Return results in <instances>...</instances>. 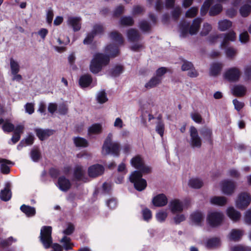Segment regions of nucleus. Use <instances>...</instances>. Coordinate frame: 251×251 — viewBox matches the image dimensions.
Here are the masks:
<instances>
[{
  "mask_svg": "<svg viewBox=\"0 0 251 251\" xmlns=\"http://www.w3.org/2000/svg\"><path fill=\"white\" fill-rule=\"evenodd\" d=\"M130 164L138 171H134L129 176L130 181L134 184L135 188L141 191L147 187V181L142 178V174H149L151 171V168L144 164L143 158L140 155H136L130 160Z\"/></svg>",
  "mask_w": 251,
  "mask_h": 251,
  "instance_id": "obj_1",
  "label": "nucleus"
},
{
  "mask_svg": "<svg viewBox=\"0 0 251 251\" xmlns=\"http://www.w3.org/2000/svg\"><path fill=\"white\" fill-rule=\"evenodd\" d=\"M105 52L106 54L97 53L94 55L90 65V70L92 73L97 74L100 72L103 66L108 64L110 57H114L119 53L118 47L112 44L106 47Z\"/></svg>",
  "mask_w": 251,
  "mask_h": 251,
  "instance_id": "obj_2",
  "label": "nucleus"
},
{
  "mask_svg": "<svg viewBox=\"0 0 251 251\" xmlns=\"http://www.w3.org/2000/svg\"><path fill=\"white\" fill-rule=\"evenodd\" d=\"M52 228L50 226H43L40 230V240L46 249L51 247L54 251H63V247L57 243L52 244Z\"/></svg>",
  "mask_w": 251,
  "mask_h": 251,
  "instance_id": "obj_3",
  "label": "nucleus"
},
{
  "mask_svg": "<svg viewBox=\"0 0 251 251\" xmlns=\"http://www.w3.org/2000/svg\"><path fill=\"white\" fill-rule=\"evenodd\" d=\"M113 134L109 133L106 137L102 148V153L104 155L111 154L118 156L120 151V145L118 142L112 141Z\"/></svg>",
  "mask_w": 251,
  "mask_h": 251,
  "instance_id": "obj_4",
  "label": "nucleus"
},
{
  "mask_svg": "<svg viewBox=\"0 0 251 251\" xmlns=\"http://www.w3.org/2000/svg\"><path fill=\"white\" fill-rule=\"evenodd\" d=\"M203 19L201 18H197L193 21L191 26L189 23L184 21L180 25V36L185 37L189 33L191 35L196 34L199 30L201 23Z\"/></svg>",
  "mask_w": 251,
  "mask_h": 251,
  "instance_id": "obj_5",
  "label": "nucleus"
},
{
  "mask_svg": "<svg viewBox=\"0 0 251 251\" xmlns=\"http://www.w3.org/2000/svg\"><path fill=\"white\" fill-rule=\"evenodd\" d=\"M224 218L222 212L212 211L208 213L207 221L208 224L212 227H217L222 224Z\"/></svg>",
  "mask_w": 251,
  "mask_h": 251,
  "instance_id": "obj_6",
  "label": "nucleus"
},
{
  "mask_svg": "<svg viewBox=\"0 0 251 251\" xmlns=\"http://www.w3.org/2000/svg\"><path fill=\"white\" fill-rule=\"evenodd\" d=\"M190 145L193 148H200L201 146L202 141L199 135L196 128L194 126H191L190 128Z\"/></svg>",
  "mask_w": 251,
  "mask_h": 251,
  "instance_id": "obj_7",
  "label": "nucleus"
},
{
  "mask_svg": "<svg viewBox=\"0 0 251 251\" xmlns=\"http://www.w3.org/2000/svg\"><path fill=\"white\" fill-rule=\"evenodd\" d=\"M241 75L240 70L236 67H232L227 70L224 75L225 79L230 82L237 81L239 79Z\"/></svg>",
  "mask_w": 251,
  "mask_h": 251,
  "instance_id": "obj_8",
  "label": "nucleus"
},
{
  "mask_svg": "<svg viewBox=\"0 0 251 251\" xmlns=\"http://www.w3.org/2000/svg\"><path fill=\"white\" fill-rule=\"evenodd\" d=\"M222 192L226 195H231L236 189V184L231 180H224L221 183Z\"/></svg>",
  "mask_w": 251,
  "mask_h": 251,
  "instance_id": "obj_9",
  "label": "nucleus"
},
{
  "mask_svg": "<svg viewBox=\"0 0 251 251\" xmlns=\"http://www.w3.org/2000/svg\"><path fill=\"white\" fill-rule=\"evenodd\" d=\"M251 201V196L248 193L244 192L238 196L236 205L238 208L244 209L250 204Z\"/></svg>",
  "mask_w": 251,
  "mask_h": 251,
  "instance_id": "obj_10",
  "label": "nucleus"
},
{
  "mask_svg": "<svg viewBox=\"0 0 251 251\" xmlns=\"http://www.w3.org/2000/svg\"><path fill=\"white\" fill-rule=\"evenodd\" d=\"M104 167L100 164H94L88 169V176L91 177H96L101 175L104 172Z\"/></svg>",
  "mask_w": 251,
  "mask_h": 251,
  "instance_id": "obj_11",
  "label": "nucleus"
},
{
  "mask_svg": "<svg viewBox=\"0 0 251 251\" xmlns=\"http://www.w3.org/2000/svg\"><path fill=\"white\" fill-rule=\"evenodd\" d=\"M169 207L172 213H180L183 210L184 203L179 200L174 199L170 201Z\"/></svg>",
  "mask_w": 251,
  "mask_h": 251,
  "instance_id": "obj_12",
  "label": "nucleus"
},
{
  "mask_svg": "<svg viewBox=\"0 0 251 251\" xmlns=\"http://www.w3.org/2000/svg\"><path fill=\"white\" fill-rule=\"evenodd\" d=\"M80 21L81 19L79 17L70 16L68 18L67 23L75 32L79 30L81 28Z\"/></svg>",
  "mask_w": 251,
  "mask_h": 251,
  "instance_id": "obj_13",
  "label": "nucleus"
},
{
  "mask_svg": "<svg viewBox=\"0 0 251 251\" xmlns=\"http://www.w3.org/2000/svg\"><path fill=\"white\" fill-rule=\"evenodd\" d=\"M220 38L223 39L221 46L222 47H225L228 45L229 42H233L235 40L236 34L233 31L226 34H220Z\"/></svg>",
  "mask_w": 251,
  "mask_h": 251,
  "instance_id": "obj_14",
  "label": "nucleus"
},
{
  "mask_svg": "<svg viewBox=\"0 0 251 251\" xmlns=\"http://www.w3.org/2000/svg\"><path fill=\"white\" fill-rule=\"evenodd\" d=\"M153 204L157 207H162L167 204L168 199L166 196L163 194L156 195L152 199Z\"/></svg>",
  "mask_w": 251,
  "mask_h": 251,
  "instance_id": "obj_15",
  "label": "nucleus"
},
{
  "mask_svg": "<svg viewBox=\"0 0 251 251\" xmlns=\"http://www.w3.org/2000/svg\"><path fill=\"white\" fill-rule=\"evenodd\" d=\"M71 184L70 180L64 176L59 177L57 182V186L62 191L66 192L71 187Z\"/></svg>",
  "mask_w": 251,
  "mask_h": 251,
  "instance_id": "obj_16",
  "label": "nucleus"
},
{
  "mask_svg": "<svg viewBox=\"0 0 251 251\" xmlns=\"http://www.w3.org/2000/svg\"><path fill=\"white\" fill-rule=\"evenodd\" d=\"M35 132L40 140L43 141L53 134V130L49 129H36Z\"/></svg>",
  "mask_w": 251,
  "mask_h": 251,
  "instance_id": "obj_17",
  "label": "nucleus"
},
{
  "mask_svg": "<svg viewBox=\"0 0 251 251\" xmlns=\"http://www.w3.org/2000/svg\"><path fill=\"white\" fill-rule=\"evenodd\" d=\"M74 175L78 180L83 179L85 176V169L80 165H76L74 169Z\"/></svg>",
  "mask_w": 251,
  "mask_h": 251,
  "instance_id": "obj_18",
  "label": "nucleus"
},
{
  "mask_svg": "<svg viewBox=\"0 0 251 251\" xmlns=\"http://www.w3.org/2000/svg\"><path fill=\"white\" fill-rule=\"evenodd\" d=\"M231 91L233 95L236 97H243L246 94L247 89L244 85L238 84L232 87Z\"/></svg>",
  "mask_w": 251,
  "mask_h": 251,
  "instance_id": "obj_19",
  "label": "nucleus"
},
{
  "mask_svg": "<svg viewBox=\"0 0 251 251\" xmlns=\"http://www.w3.org/2000/svg\"><path fill=\"white\" fill-rule=\"evenodd\" d=\"M127 37L128 41L131 42L138 41L140 38L139 31L134 28H130L127 30Z\"/></svg>",
  "mask_w": 251,
  "mask_h": 251,
  "instance_id": "obj_20",
  "label": "nucleus"
},
{
  "mask_svg": "<svg viewBox=\"0 0 251 251\" xmlns=\"http://www.w3.org/2000/svg\"><path fill=\"white\" fill-rule=\"evenodd\" d=\"M34 140V136L30 134L25 138L23 139L17 147L18 150H21L24 147L31 145L33 143Z\"/></svg>",
  "mask_w": 251,
  "mask_h": 251,
  "instance_id": "obj_21",
  "label": "nucleus"
},
{
  "mask_svg": "<svg viewBox=\"0 0 251 251\" xmlns=\"http://www.w3.org/2000/svg\"><path fill=\"white\" fill-rule=\"evenodd\" d=\"M226 213L229 218L234 222L237 221L240 219V213L235 210L233 207L228 208L226 210Z\"/></svg>",
  "mask_w": 251,
  "mask_h": 251,
  "instance_id": "obj_22",
  "label": "nucleus"
},
{
  "mask_svg": "<svg viewBox=\"0 0 251 251\" xmlns=\"http://www.w3.org/2000/svg\"><path fill=\"white\" fill-rule=\"evenodd\" d=\"M10 183H7L5 188L0 192V198L3 201H9L11 197V192L10 189Z\"/></svg>",
  "mask_w": 251,
  "mask_h": 251,
  "instance_id": "obj_23",
  "label": "nucleus"
},
{
  "mask_svg": "<svg viewBox=\"0 0 251 251\" xmlns=\"http://www.w3.org/2000/svg\"><path fill=\"white\" fill-rule=\"evenodd\" d=\"M201 134L203 136L204 139L212 144V130L207 127H203L200 130Z\"/></svg>",
  "mask_w": 251,
  "mask_h": 251,
  "instance_id": "obj_24",
  "label": "nucleus"
},
{
  "mask_svg": "<svg viewBox=\"0 0 251 251\" xmlns=\"http://www.w3.org/2000/svg\"><path fill=\"white\" fill-rule=\"evenodd\" d=\"M9 65L11 74H16L20 71V66L19 62L13 57L9 59Z\"/></svg>",
  "mask_w": 251,
  "mask_h": 251,
  "instance_id": "obj_25",
  "label": "nucleus"
},
{
  "mask_svg": "<svg viewBox=\"0 0 251 251\" xmlns=\"http://www.w3.org/2000/svg\"><path fill=\"white\" fill-rule=\"evenodd\" d=\"M243 234V231L240 229H233L231 230L229 238L230 240L234 241H239Z\"/></svg>",
  "mask_w": 251,
  "mask_h": 251,
  "instance_id": "obj_26",
  "label": "nucleus"
},
{
  "mask_svg": "<svg viewBox=\"0 0 251 251\" xmlns=\"http://www.w3.org/2000/svg\"><path fill=\"white\" fill-rule=\"evenodd\" d=\"M0 164L2 173L6 174L10 171V168L8 166V165H12L13 164V163L8 160L0 158Z\"/></svg>",
  "mask_w": 251,
  "mask_h": 251,
  "instance_id": "obj_27",
  "label": "nucleus"
},
{
  "mask_svg": "<svg viewBox=\"0 0 251 251\" xmlns=\"http://www.w3.org/2000/svg\"><path fill=\"white\" fill-rule=\"evenodd\" d=\"M20 209L28 217H32L35 215L36 210L34 207L25 204L22 205Z\"/></svg>",
  "mask_w": 251,
  "mask_h": 251,
  "instance_id": "obj_28",
  "label": "nucleus"
},
{
  "mask_svg": "<svg viewBox=\"0 0 251 251\" xmlns=\"http://www.w3.org/2000/svg\"><path fill=\"white\" fill-rule=\"evenodd\" d=\"M161 80L162 78H159L154 76L152 77L147 83H146L145 87L148 89H150L156 87L157 85L161 83Z\"/></svg>",
  "mask_w": 251,
  "mask_h": 251,
  "instance_id": "obj_29",
  "label": "nucleus"
},
{
  "mask_svg": "<svg viewBox=\"0 0 251 251\" xmlns=\"http://www.w3.org/2000/svg\"><path fill=\"white\" fill-rule=\"evenodd\" d=\"M92 78L89 75H84L80 77L79 83L81 87H88L92 82Z\"/></svg>",
  "mask_w": 251,
  "mask_h": 251,
  "instance_id": "obj_30",
  "label": "nucleus"
},
{
  "mask_svg": "<svg viewBox=\"0 0 251 251\" xmlns=\"http://www.w3.org/2000/svg\"><path fill=\"white\" fill-rule=\"evenodd\" d=\"M211 203L219 206H223L226 203L227 199L223 196H215L211 199Z\"/></svg>",
  "mask_w": 251,
  "mask_h": 251,
  "instance_id": "obj_31",
  "label": "nucleus"
},
{
  "mask_svg": "<svg viewBox=\"0 0 251 251\" xmlns=\"http://www.w3.org/2000/svg\"><path fill=\"white\" fill-rule=\"evenodd\" d=\"M223 66V64L220 63H215L212 64L210 67V75L213 76L218 75L220 74Z\"/></svg>",
  "mask_w": 251,
  "mask_h": 251,
  "instance_id": "obj_32",
  "label": "nucleus"
},
{
  "mask_svg": "<svg viewBox=\"0 0 251 251\" xmlns=\"http://www.w3.org/2000/svg\"><path fill=\"white\" fill-rule=\"evenodd\" d=\"M102 131V126L99 124H95L92 125L88 128V134H98Z\"/></svg>",
  "mask_w": 251,
  "mask_h": 251,
  "instance_id": "obj_33",
  "label": "nucleus"
},
{
  "mask_svg": "<svg viewBox=\"0 0 251 251\" xmlns=\"http://www.w3.org/2000/svg\"><path fill=\"white\" fill-rule=\"evenodd\" d=\"M203 184L202 181L198 178H192L189 180V185L194 189H199Z\"/></svg>",
  "mask_w": 251,
  "mask_h": 251,
  "instance_id": "obj_34",
  "label": "nucleus"
},
{
  "mask_svg": "<svg viewBox=\"0 0 251 251\" xmlns=\"http://www.w3.org/2000/svg\"><path fill=\"white\" fill-rule=\"evenodd\" d=\"M109 36L112 40L118 44L122 45L124 43V40L121 34L117 31H112L109 34Z\"/></svg>",
  "mask_w": 251,
  "mask_h": 251,
  "instance_id": "obj_35",
  "label": "nucleus"
},
{
  "mask_svg": "<svg viewBox=\"0 0 251 251\" xmlns=\"http://www.w3.org/2000/svg\"><path fill=\"white\" fill-rule=\"evenodd\" d=\"M134 20L130 16H123L119 21L120 24L123 26H131L134 24Z\"/></svg>",
  "mask_w": 251,
  "mask_h": 251,
  "instance_id": "obj_36",
  "label": "nucleus"
},
{
  "mask_svg": "<svg viewBox=\"0 0 251 251\" xmlns=\"http://www.w3.org/2000/svg\"><path fill=\"white\" fill-rule=\"evenodd\" d=\"M219 29L221 31H225L229 28L232 25V22L228 20H223L218 23Z\"/></svg>",
  "mask_w": 251,
  "mask_h": 251,
  "instance_id": "obj_37",
  "label": "nucleus"
},
{
  "mask_svg": "<svg viewBox=\"0 0 251 251\" xmlns=\"http://www.w3.org/2000/svg\"><path fill=\"white\" fill-rule=\"evenodd\" d=\"M192 221L197 225L200 224L203 219V215L200 212H195L191 214Z\"/></svg>",
  "mask_w": 251,
  "mask_h": 251,
  "instance_id": "obj_38",
  "label": "nucleus"
},
{
  "mask_svg": "<svg viewBox=\"0 0 251 251\" xmlns=\"http://www.w3.org/2000/svg\"><path fill=\"white\" fill-rule=\"evenodd\" d=\"M241 15L243 17H246L249 15L251 12V5L249 4L243 5L239 9Z\"/></svg>",
  "mask_w": 251,
  "mask_h": 251,
  "instance_id": "obj_39",
  "label": "nucleus"
},
{
  "mask_svg": "<svg viewBox=\"0 0 251 251\" xmlns=\"http://www.w3.org/2000/svg\"><path fill=\"white\" fill-rule=\"evenodd\" d=\"M222 10L223 6L221 4H216L210 8L209 14L211 16H215L219 14Z\"/></svg>",
  "mask_w": 251,
  "mask_h": 251,
  "instance_id": "obj_40",
  "label": "nucleus"
},
{
  "mask_svg": "<svg viewBox=\"0 0 251 251\" xmlns=\"http://www.w3.org/2000/svg\"><path fill=\"white\" fill-rule=\"evenodd\" d=\"M97 101L100 103H103L108 100L106 94L104 90H101L99 91L96 96Z\"/></svg>",
  "mask_w": 251,
  "mask_h": 251,
  "instance_id": "obj_41",
  "label": "nucleus"
},
{
  "mask_svg": "<svg viewBox=\"0 0 251 251\" xmlns=\"http://www.w3.org/2000/svg\"><path fill=\"white\" fill-rule=\"evenodd\" d=\"M74 142L76 147H86L88 145L86 139L79 137L74 138Z\"/></svg>",
  "mask_w": 251,
  "mask_h": 251,
  "instance_id": "obj_42",
  "label": "nucleus"
},
{
  "mask_svg": "<svg viewBox=\"0 0 251 251\" xmlns=\"http://www.w3.org/2000/svg\"><path fill=\"white\" fill-rule=\"evenodd\" d=\"M157 119L159 121L157 123L155 130L161 137H162L164 134L165 125L163 121L161 120L159 116L157 117Z\"/></svg>",
  "mask_w": 251,
  "mask_h": 251,
  "instance_id": "obj_43",
  "label": "nucleus"
},
{
  "mask_svg": "<svg viewBox=\"0 0 251 251\" xmlns=\"http://www.w3.org/2000/svg\"><path fill=\"white\" fill-rule=\"evenodd\" d=\"M60 242L63 244V247L65 250L68 251L72 249V244L70 237L64 236Z\"/></svg>",
  "mask_w": 251,
  "mask_h": 251,
  "instance_id": "obj_44",
  "label": "nucleus"
},
{
  "mask_svg": "<svg viewBox=\"0 0 251 251\" xmlns=\"http://www.w3.org/2000/svg\"><path fill=\"white\" fill-rule=\"evenodd\" d=\"M220 245V240L218 238H213L207 240L206 247L208 248H213Z\"/></svg>",
  "mask_w": 251,
  "mask_h": 251,
  "instance_id": "obj_45",
  "label": "nucleus"
},
{
  "mask_svg": "<svg viewBox=\"0 0 251 251\" xmlns=\"http://www.w3.org/2000/svg\"><path fill=\"white\" fill-rule=\"evenodd\" d=\"M30 157L33 161L38 162L41 158V153L37 149H32L30 151Z\"/></svg>",
  "mask_w": 251,
  "mask_h": 251,
  "instance_id": "obj_46",
  "label": "nucleus"
},
{
  "mask_svg": "<svg viewBox=\"0 0 251 251\" xmlns=\"http://www.w3.org/2000/svg\"><path fill=\"white\" fill-rule=\"evenodd\" d=\"M140 29L143 32H149L151 29V26L149 23L146 20L141 21L139 24Z\"/></svg>",
  "mask_w": 251,
  "mask_h": 251,
  "instance_id": "obj_47",
  "label": "nucleus"
},
{
  "mask_svg": "<svg viewBox=\"0 0 251 251\" xmlns=\"http://www.w3.org/2000/svg\"><path fill=\"white\" fill-rule=\"evenodd\" d=\"M212 2L213 0H206L204 2L201 9V15H204L207 13Z\"/></svg>",
  "mask_w": 251,
  "mask_h": 251,
  "instance_id": "obj_48",
  "label": "nucleus"
},
{
  "mask_svg": "<svg viewBox=\"0 0 251 251\" xmlns=\"http://www.w3.org/2000/svg\"><path fill=\"white\" fill-rule=\"evenodd\" d=\"M211 29V25L207 23H205L203 25V27L200 34L201 36H206L208 34Z\"/></svg>",
  "mask_w": 251,
  "mask_h": 251,
  "instance_id": "obj_49",
  "label": "nucleus"
},
{
  "mask_svg": "<svg viewBox=\"0 0 251 251\" xmlns=\"http://www.w3.org/2000/svg\"><path fill=\"white\" fill-rule=\"evenodd\" d=\"M15 126L13 124L9 122L6 121L4 123L2 128L4 132H10L14 130Z\"/></svg>",
  "mask_w": 251,
  "mask_h": 251,
  "instance_id": "obj_50",
  "label": "nucleus"
},
{
  "mask_svg": "<svg viewBox=\"0 0 251 251\" xmlns=\"http://www.w3.org/2000/svg\"><path fill=\"white\" fill-rule=\"evenodd\" d=\"M168 214L166 211L161 210L157 212L156 214V218L158 221L160 222H164L167 217Z\"/></svg>",
  "mask_w": 251,
  "mask_h": 251,
  "instance_id": "obj_51",
  "label": "nucleus"
},
{
  "mask_svg": "<svg viewBox=\"0 0 251 251\" xmlns=\"http://www.w3.org/2000/svg\"><path fill=\"white\" fill-rule=\"evenodd\" d=\"M16 241V240L14 239L12 237H10L6 240H3L0 238V246L2 247L9 246L11 245L13 242Z\"/></svg>",
  "mask_w": 251,
  "mask_h": 251,
  "instance_id": "obj_52",
  "label": "nucleus"
},
{
  "mask_svg": "<svg viewBox=\"0 0 251 251\" xmlns=\"http://www.w3.org/2000/svg\"><path fill=\"white\" fill-rule=\"evenodd\" d=\"M198 12V8L197 7H193L186 11L185 16L187 18H193L196 16Z\"/></svg>",
  "mask_w": 251,
  "mask_h": 251,
  "instance_id": "obj_53",
  "label": "nucleus"
},
{
  "mask_svg": "<svg viewBox=\"0 0 251 251\" xmlns=\"http://www.w3.org/2000/svg\"><path fill=\"white\" fill-rule=\"evenodd\" d=\"M182 64L181 66V70L183 71H189L191 69H193L194 66L193 64L189 61L186 60H182Z\"/></svg>",
  "mask_w": 251,
  "mask_h": 251,
  "instance_id": "obj_54",
  "label": "nucleus"
},
{
  "mask_svg": "<svg viewBox=\"0 0 251 251\" xmlns=\"http://www.w3.org/2000/svg\"><path fill=\"white\" fill-rule=\"evenodd\" d=\"M145 11L144 7L140 5H134L132 10L131 13L133 15H139Z\"/></svg>",
  "mask_w": 251,
  "mask_h": 251,
  "instance_id": "obj_55",
  "label": "nucleus"
},
{
  "mask_svg": "<svg viewBox=\"0 0 251 251\" xmlns=\"http://www.w3.org/2000/svg\"><path fill=\"white\" fill-rule=\"evenodd\" d=\"M104 31L103 27L102 25L99 24H96L94 25L92 32L95 36L97 34H101Z\"/></svg>",
  "mask_w": 251,
  "mask_h": 251,
  "instance_id": "obj_56",
  "label": "nucleus"
},
{
  "mask_svg": "<svg viewBox=\"0 0 251 251\" xmlns=\"http://www.w3.org/2000/svg\"><path fill=\"white\" fill-rule=\"evenodd\" d=\"M123 71L122 66H116L112 69L111 71V75L113 76H117L119 75Z\"/></svg>",
  "mask_w": 251,
  "mask_h": 251,
  "instance_id": "obj_57",
  "label": "nucleus"
},
{
  "mask_svg": "<svg viewBox=\"0 0 251 251\" xmlns=\"http://www.w3.org/2000/svg\"><path fill=\"white\" fill-rule=\"evenodd\" d=\"M236 50L231 47L228 48L226 50V55L229 58H232L234 57L236 55Z\"/></svg>",
  "mask_w": 251,
  "mask_h": 251,
  "instance_id": "obj_58",
  "label": "nucleus"
},
{
  "mask_svg": "<svg viewBox=\"0 0 251 251\" xmlns=\"http://www.w3.org/2000/svg\"><path fill=\"white\" fill-rule=\"evenodd\" d=\"M53 16L54 14L52 9L51 8L48 9L46 13V20L48 24L51 25L52 22Z\"/></svg>",
  "mask_w": 251,
  "mask_h": 251,
  "instance_id": "obj_59",
  "label": "nucleus"
},
{
  "mask_svg": "<svg viewBox=\"0 0 251 251\" xmlns=\"http://www.w3.org/2000/svg\"><path fill=\"white\" fill-rule=\"evenodd\" d=\"M231 251H251V248L242 245H238L232 247Z\"/></svg>",
  "mask_w": 251,
  "mask_h": 251,
  "instance_id": "obj_60",
  "label": "nucleus"
},
{
  "mask_svg": "<svg viewBox=\"0 0 251 251\" xmlns=\"http://www.w3.org/2000/svg\"><path fill=\"white\" fill-rule=\"evenodd\" d=\"M113 126L115 128L121 129L125 126V125L123 120L118 117L116 118Z\"/></svg>",
  "mask_w": 251,
  "mask_h": 251,
  "instance_id": "obj_61",
  "label": "nucleus"
},
{
  "mask_svg": "<svg viewBox=\"0 0 251 251\" xmlns=\"http://www.w3.org/2000/svg\"><path fill=\"white\" fill-rule=\"evenodd\" d=\"M95 36V35L92 32L88 33L83 40V43L86 45L90 44L92 42Z\"/></svg>",
  "mask_w": 251,
  "mask_h": 251,
  "instance_id": "obj_62",
  "label": "nucleus"
},
{
  "mask_svg": "<svg viewBox=\"0 0 251 251\" xmlns=\"http://www.w3.org/2000/svg\"><path fill=\"white\" fill-rule=\"evenodd\" d=\"M181 12V9L179 6L176 7L172 12V17L175 20H177Z\"/></svg>",
  "mask_w": 251,
  "mask_h": 251,
  "instance_id": "obj_63",
  "label": "nucleus"
},
{
  "mask_svg": "<svg viewBox=\"0 0 251 251\" xmlns=\"http://www.w3.org/2000/svg\"><path fill=\"white\" fill-rule=\"evenodd\" d=\"M244 221L246 224L251 225V209L246 211L244 215Z\"/></svg>",
  "mask_w": 251,
  "mask_h": 251,
  "instance_id": "obj_64",
  "label": "nucleus"
}]
</instances>
